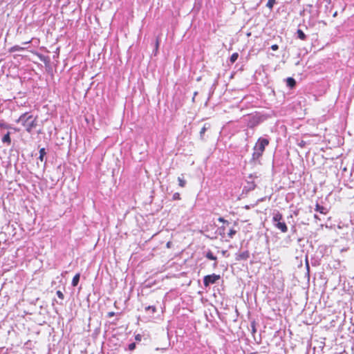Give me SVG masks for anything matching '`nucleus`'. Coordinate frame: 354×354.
Wrapping results in <instances>:
<instances>
[{
	"mask_svg": "<svg viewBox=\"0 0 354 354\" xmlns=\"http://www.w3.org/2000/svg\"><path fill=\"white\" fill-rule=\"evenodd\" d=\"M270 143V141L268 139L265 138H259L256 142L254 148H253V153L252 155V158L250 160V162L251 164L255 165L257 162H259L260 158L262 156L266 147H267Z\"/></svg>",
	"mask_w": 354,
	"mask_h": 354,
	"instance_id": "nucleus-1",
	"label": "nucleus"
},
{
	"mask_svg": "<svg viewBox=\"0 0 354 354\" xmlns=\"http://www.w3.org/2000/svg\"><path fill=\"white\" fill-rule=\"evenodd\" d=\"M17 123H21L27 132L30 133L37 125V117H33L28 112H26L20 115L16 120Z\"/></svg>",
	"mask_w": 354,
	"mask_h": 354,
	"instance_id": "nucleus-2",
	"label": "nucleus"
},
{
	"mask_svg": "<svg viewBox=\"0 0 354 354\" xmlns=\"http://www.w3.org/2000/svg\"><path fill=\"white\" fill-rule=\"evenodd\" d=\"M272 222L274 226L281 232L286 233L288 232V227L283 221V215L279 211L275 210L273 212Z\"/></svg>",
	"mask_w": 354,
	"mask_h": 354,
	"instance_id": "nucleus-3",
	"label": "nucleus"
},
{
	"mask_svg": "<svg viewBox=\"0 0 354 354\" xmlns=\"http://www.w3.org/2000/svg\"><path fill=\"white\" fill-rule=\"evenodd\" d=\"M221 276L219 274H208L204 277L203 278V284L205 288L209 287L212 284H214L216 283L218 280H219Z\"/></svg>",
	"mask_w": 354,
	"mask_h": 354,
	"instance_id": "nucleus-4",
	"label": "nucleus"
},
{
	"mask_svg": "<svg viewBox=\"0 0 354 354\" xmlns=\"http://www.w3.org/2000/svg\"><path fill=\"white\" fill-rule=\"evenodd\" d=\"M262 121H263V120H262L261 116L254 115L250 118V120L248 121V126L250 128H253V127L259 125Z\"/></svg>",
	"mask_w": 354,
	"mask_h": 354,
	"instance_id": "nucleus-5",
	"label": "nucleus"
},
{
	"mask_svg": "<svg viewBox=\"0 0 354 354\" xmlns=\"http://www.w3.org/2000/svg\"><path fill=\"white\" fill-rule=\"evenodd\" d=\"M205 257L209 260L214 261V262L212 266L214 269L217 268V266H218L217 257L214 255L213 252L210 250H208L206 252Z\"/></svg>",
	"mask_w": 354,
	"mask_h": 354,
	"instance_id": "nucleus-6",
	"label": "nucleus"
},
{
	"mask_svg": "<svg viewBox=\"0 0 354 354\" xmlns=\"http://www.w3.org/2000/svg\"><path fill=\"white\" fill-rule=\"evenodd\" d=\"M248 178L249 179H251V180H247V185L244 187V189L248 192L252 191L256 187V185H255L254 182L252 180L253 176L252 174H250Z\"/></svg>",
	"mask_w": 354,
	"mask_h": 354,
	"instance_id": "nucleus-7",
	"label": "nucleus"
},
{
	"mask_svg": "<svg viewBox=\"0 0 354 354\" xmlns=\"http://www.w3.org/2000/svg\"><path fill=\"white\" fill-rule=\"evenodd\" d=\"M250 257V252L248 250L243 251L241 253L236 254L235 259L238 261L242 260H247Z\"/></svg>",
	"mask_w": 354,
	"mask_h": 354,
	"instance_id": "nucleus-8",
	"label": "nucleus"
},
{
	"mask_svg": "<svg viewBox=\"0 0 354 354\" xmlns=\"http://www.w3.org/2000/svg\"><path fill=\"white\" fill-rule=\"evenodd\" d=\"M1 141L3 143L10 145L11 144L10 133L7 132V133L3 136Z\"/></svg>",
	"mask_w": 354,
	"mask_h": 354,
	"instance_id": "nucleus-9",
	"label": "nucleus"
},
{
	"mask_svg": "<svg viewBox=\"0 0 354 354\" xmlns=\"http://www.w3.org/2000/svg\"><path fill=\"white\" fill-rule=\"evenodd\" d=\"M286 81L287 86L290 88H293L296 86V81L293 77H288Z\"/></svg>",
	"mask_w": 354,
	"mask_h": 354,
	"instance_id": "nucleus-10",
	"label": "nucleus"
},
{
	"mask_svg": "<svg viewBox=\"0 0 354 354\" xmlns=\"http://www.w3.org/2000/svg\"><path fill=\"white\" fill-rule=\"evenodd\" d=\"M315 211L323 214H326L328 213L327 209L325 207L320 205L319 203H317L315 205Z\"/></svg>",
	"mask_w": 354,
	"mask_h": 354,
	"instance_id": "nucleus-11",
	"label": "nucleus"
},
{
	"mask_svg": "<svg viewBox=\"0 0 354 354\" xmlns=\"http://www.w3.org/2000/svg\"><path fill=\"white\" fill-rule=\"evenodd\" d=\"M37 55L38 58L39 59V60L41 62H44L45 64H48L49 63V62H50L49 57L45 56L40 53H37Z\"/></svg>",
	"mask_w": 354,
	"mask_h": 354,
	"instance_id": "nucleus-12",
	"label": "nucleus"
},
{
	"mask_svg": "<svg viewBox=\"0 0 354 354\" xmlns=\"http://www.w3.org/2000/svg\"><path fill=\"white\" fill-rule=\"evenodd\" d=\"M37 55L38 58L39 59V60L41 62H44L45 64H48L49 63V62H50L49 57L45 56L40 53H37Z\"/></svg>",
	"mask_w": 354,
	"mask_h": 354,
	"instance_id": "nucleus-13",
	"label": "nucleus"
},
{
	"mask_svg": "<svg viewBox=\"0 0 354 354\" xmlns=\"http://www.w3.org/2000/svg\"><path fill=\"white\" fill-rule=\"evenodd\" d=\"M80 279V273H77L73 278L71 285L75 287L78 285Z\"/></svg>",
	"mask_w": 354,
	"mask_h": 354,
	"instance_id": "nucleus-14",
	"label": "nucleus"
},
{
	"mask_svg": "<svg viewBox=\"0 0 354 354\" xmlns=\"http://www.w3.org/2000/svg\"><path fill=\"white\" fill-rule=\"evenodd\" d=\"M26 48V46H18V45H15L12 47H11L10 49H9V52L10 53H13V52H15V51H21V50H24Z\"/></svg>",
	"mask_w": 354,
	"mask_h": 354,
	"instance_id": "nucleus-15",
	"label": "nucleus"
},
{
	"mask_svg": "<svg viewBox=\"0 0 354 354\" xmlns=\"http://www.w3.org/2000/svg\"><path fill=\"white\" fill-rule=\"evenodd\" d=\"M210 127V124L205 123L203 127L201 128L200 131V136L201 138H203V135L206 132V131Z\"/></svg>",
	"mask_w": 354,
	"mask_h": 354,
	"instance_id": "nucleus-16",
	"label": "nucleus"
},
{
	"mask_svg": "<svg viewBox=\"0 0 354 354\" xmlns=\"http://www.w3.org/2000/svg\"><path fill=\"white\" fill-rule=\"evenodd\" d=\"M46 149L45 148H41L39 149V160L40 161H43L44 159V156H46Z\"/></svg>",
	"mask_w": 354,
	"mask_h": 354,
	"instance_id": "nucleus-17",
	"label": "nucleus"
},
{
	"mask_svg": "<svg viewBox=\"0 0 354 354\" xmlns=\"http://www.w3.org/2000/svg\"><path fill=\"white\" fill-rule=\"evenodd\" d=\"M297 37L301 40H306V35L305 33L300 29H298L297 31Z\"/></svg>",
	"mask_w": 354,
	"mask_h": 354,
	"instance_id": "nucleus-18",
	"label": "nucleus"
},
{
	"mask_svg": "<svg viewBox=\"0 0 354 354\" xmlns=\"http://www.w3.org/2000/svg\"><path fill=\"white\" fill-rule=\"evenodd\" d=\"M238 57H239V54H238V53H234L231 55V57H230V62L232 64H233V63H234V62L237 60Z\"/></svg>",
	"mask_w": 354,
	"mask_h": 354,
	"instance_id": "nucleus-19",
	"label": "nucleus"
},
{
	"mask_svg": "<svg viewBox=\"0 0 354 354\" xmlns=\"http://www.w3.org/2000/svg\"><path fill=\"white\" fill-rule=\"evenodd\" d=\"M0 128L8 129H10L11 127L10 124H7L6 122L1 120H0Z\"/></svg>",
	"mask_w": 354,
	"mask_h": 354,
	"instance_id": "nucleus-20",
	"label": "nucleus"
},
{
	"mask_svg": "<svg viewBox=\"0 0 354 354\" xmlns=\"http://www.w3.org/2000/svg\"><path fill=\"white\" fill-rule=\"evenodd\" d=\"M275 0H268L266 3V7H268L270 10H272L273 8V6L275 3Z\"/></svg>",
	"mask_w": 354,
	"mask_h": 354,
	"instance_id": "nucleus-21",
	"label": "nucleus"
},
{
	"mask_svg": "<svg viewBox=\"0 0 354 354\" xmlns=\"http://www.w3.org/2000/svg\"><path fill=\"white\" fill-rule=\"evenodd\" d=\"M236 234V230L234 229H230L227 233V236L230 239H232L234 236Z\"/></svg>",
	"mask_w": 354,
	"mask_h": 354,
	"instance_id": "nucleus-22",
	"label": "nucleus"
},
{
	"mask_svg": "<svg viewBox=\"0 0 354 354\" xmlns=\"http://www.w3.org/2000/svg\"><path fill=\"white\" fill-rule=\"evenodd\" d=\"M136 347V344L135 342H132L128 345V348L129 351H133Z\"/></svg>",
	"mask_w": 354,
	"mask_h": 354,
	"instance_id": "nucleus-23",
	"label": "nucleus"
},
{
	"mask_svg": "<svg viewBox=\"0 0 354 354\" xmlns=\"http://www.w3.org/2000/svg\"><path fill=\"white\" fill-rule=\"evenodd\" d=\"M306 270H307V274L309 276L310 266H309V263H308V257L307 256L306 257Z\"/></svg>",
	"mask_w": 354,
	"mask_h": 354,
	"instance_id": "nucleus-24",
	"label": "nucleus"
},
{
	"mask_svg": "<svg viewBox=\"0 0 354 354\" xmlns=\"http://www.w3.org/2000/svg\"><path fill=\"white\" fill-rule=\"evenodd\" d=\"M225 226L220 227L218 228V231H219L220 235H221L222 236H224V235H225Z\"/></svg>",
	"mask_w": 354,
	"mask_h": 354,
	"instance_id": "nucleus-25",
	"label": "nucleus"
},
{
	"mask_svg": "<svg viewBox=\"0 0 354 354\" xmlns=\"http://www.w3.org/2000/svg\"><path fill=\"white\" fill-rule=\"evenodd\" d=\"M145 310H146V311L151 310L152 313H153L156 312V307L153 306H149L145 308Z\"/></svg>",
	"mask_w": 354,
	"mask_h": 354,
	"instance_id": "nucleus-26",
	"label": "nucleus"
},
{
	"mask_svg": "<svg viewBox=\"0 0 354 354\" xmlns=\"http://www.w3.org/2000/svg\"><path fill=\"white\" fill-rule=\"evenodd\" d=\"M56 295H57V297L60 299H64V294L62 293V291L60 290H57L56 292Z\"/></svg>",
	"mask_w": 354,
	"mask_h": 354,
	"instance_id": "nucleus-27",
	"label": "nucleus"
},
{
	"mask_svg": "<svg viewBox=\"0 0 354 354\" xmlns=\"http://www.w3.org/2000/svg\"><path fill=\"white\" fill-rule=\"evenodd\" d=\"M178 185L180 187H185L186 185V181L185 180H183V179H180V178H178Z\"/></svg>",
	"mask_w": 354,
	"mask_h": 354,
	"instance_id": "nucleus-28",
	"label": "nucleus"
},
{
	"mask_svg": "<svg viewBox=\"0 0 354 354\" xmlns=\"http://www.w3.org/2000/svg\"><path fill=\"white\" fill-rule=\"evenodd\" d=\"M142 336L140 334H137L135 336V340L137 342H140L142 340Z\"/></svg>",
	"mask_w": 354,
	"mask_h": 354,
	"instance_id": "nucleus-29",
	"label": "nucleus"
},
{
	"mask_svg": "<svg viewBox=\"0 0 354 354\" xmlns=\"http://www.w3.org/2000/svg\"><path fill=\"white\" fill-rule=\"evenodd\" d=\"M218 221L222 222L223 223H226L227 225L230 224V223L227 220H225L223 217L218 218Z\"/></svg>",
	"mask_w": 354,
	"mask_h": 354,
	"instance_id": "nucleus-30",
	"label": "nucleus"
},
{
	"mask_svg": "<svg viewBox=\"0 0 354 354\" xmlns=\"http://www.w3.org/2000/svg\"><path fill=\"white\" fill-rule=\"evenodd\" d=\"M271 49L272 50H277L279 49V46L277 44H273L271 46Z\"/></svg>",
	"mask_w": 354,
	"mask_h": 354,
	"instance_id": "nucleus-31",
	"label": "nucleus"
},
{
	"mask_svg": "<svg viewBox=\"0 0 354 354\" xmlns=\"http://www.w3.org/2000/svg\"><path fill=\"white\" fill-rule=\"evenodd\" d=\"M256 328H255V325H254V322H252V333H256Z\"/></svg>",
	"mask_w": 354,
	"mask_h": 354,
	"instance_id": "nucleus-32",
	"label": "nucleus"
},
{
	"mask_svg": "<svg viewBox=\"0 0 354 354\" xmlns=\"http://www.w3.org/2000/svg\"><path fill=\"white\" fill-rule=\"evenodd\" d=\"M114 315H115V313L114 312H109V313H108V317H113Z\"/></svg>",
	"mask_w": 354,
	"mask_h": 354,
	"instance_id": "nucleus-33",
	"label": "nucleus"
},
{
	"mask_svg": "<svg viewBox=\"0 0 354 354\" xmlns=\"http://www.w3.org/2000/svg\"><path fill=\"white\" fill-rule=\"evenodd\" d=\"M173 198H174V200L177 199V193H174V194H173Z\"/></svg>",
	"mask_w": 354,
	"mask_h": 354,
	"instance_id": "nucleus-34",
	"label": "nucleus"
},
{
	"mask_svg": "<svg viewBox=\"0 0 354 354\" xmlns=\"http://www.w3.org/2000/svg\"><path fill=\"white\" fill-rule=\"evenodd\" d=\"M29 43H30V41H26V42H23V43H22V45L26 46V44H29Z\"/></svg>",
	"mask_w": 354,
	"mask_h": 354,
	"instance_id": "nucleus-35",
	"label": "nucleus"
},
{
	"mask_svg": "<svg viewBox=\"0 0 354 354\" xmlns=\"http://www.w3.org/2000/svg\"><path fill=\"white\" fill-rule=\"evenodd\" d=\"M170 244H171V243H170V242H168V243H167V248H170Z\"/></svg>",
	"mask_w": 354,
	"mask_h": 354,
	"instance_id": "nucleus-36",
	"label": "nucleus"
},
{
	"mask_svg": "<svg viewBox=\"0 0 354 354\" xmlns=\"http://www.w3.org/2000/svg\"><path fill=\"white\" fill-rule=\"evenodd\" d=\"M337 15V12H335V13L333 14V17H335Z\"/></svg>",
	"mask_w": 354,
	"mask_h": 354,
	"instance_id": "nucleus-37",
	"label": "nucleus"
},
{
	"mask_svg": "<svg viewBox=\"0 0 354 354\" xmlns=\"http://www.w3.org/2000/svg\"><path fill=\"white\" fill-rule=\"evenodd\" d=\"M314 217H315V218H318V216H317V214H315Z\"/></svg>",
	"mask_w": 354,
	"mask_h": 354,
	"instance_id": "nucleus-38",
	"label": "nucleus"
},
{
	"mask_svg": "<svg viewBox=\"0 0 354 354\" xmlns=\"http://www.w3.org/2000/svg\"><path fill=\"white\" fill-rule=\"evenodd\" d=\"M156 48H157V47H158V41H156Z\"/></svg>",
	"mask_w": 354,
	"mask_h": 354,
	"instance_id": "nucleus-39",
	"label": "nucleus"
},
{
	"mask_svg": "<svg viewBox=\"0 0 354 354\" xmlns=\"http://www.w3.org/2000/svg\"><path fill=\"white\" fill-rule=\"evenodd\" d=\"M312 266H316V263H312Z\"/></svg>",
	"mask_w": 354,
	"mask_h": 354,
	"instance_id": "nucleus-40",
	"label": "nucleus"
}]
</instances>
